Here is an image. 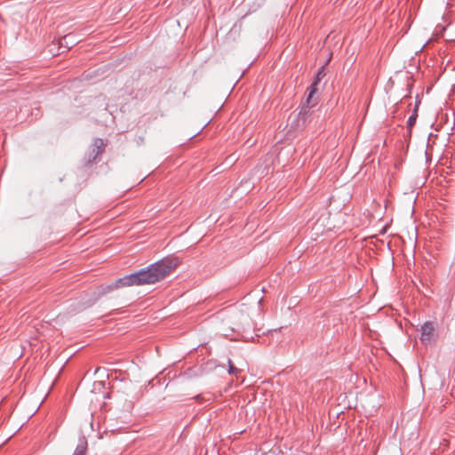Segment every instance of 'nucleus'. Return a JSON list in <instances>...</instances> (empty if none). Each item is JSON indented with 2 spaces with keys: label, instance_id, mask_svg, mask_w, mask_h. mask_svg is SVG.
<instances>
[{
  "label": "nucleus",
  "instance_id": "7ed1b4c3",
  "mask_svg": "<svg viewBox=\"0 0 455 455\" xmlns=\"http://www.w3.org/2000/svg\"><path fill=\"white\" fill-rule=\"evenodd\" d=\"M104 141L101 139H95L92 144V147L87 156V163L91 164L94 162L98 156L100 155L104 151Z\"/></svg>",
  "mask_w": 455,
  "mask_h": 455
},
{
  "label": "nucleus",
  "instance_id": "0eeeda50",
  "mask_svg": "<svg viewBox=\"0 0 455 455\" xmlns=\"http://www.w3.org/2000/svg\"><path fill=\"white\" fill-rule=\"evenodd\" d=\"M87 449V441L84 436L79 438V443L73 455H84Z\"/></svg>",
  "mask_w": 455,
  "mask_h": 455
},
{
  "label": "nucleus",
  "instance_id": "1a4fd4ad",
  "mask_svg": "<svg viewBox=\"0 0 455 455\" xmlns=\"http://www.w3.org/2000/svg\"><path fill=\"white\" fill-rule=\"evenodd\" d=\"M239 370L232 363V361L228 360V373L231 375H236Z\"/></svg>",
  "mask_w": 455,
  "mask_h": 455
},
{
  "label": "nucleus",
  "instance_id": "6e6552de",
  "mask_svg": "<svg viewBox=\"0 0 455 455\" xmlns=\"http://www.w3.org/2000/svg\"><path fill=\"white\" fill-rule=\"evenodd\" d=\"M418 114L417 108L414 109L413 113L410 116L407 121V127L411 130L416 123Z\"/></svg>",
  "mask_w": 455,
  "mask_h": 455
},
{
  "label": "nucleus",
  "instance_id": "20e7f679",
  "mask_svg": "<svg viewBox=\"0 0 455 455\" xmlns=\"http://www.w3.org/2000/svg\"><path fill=\"white\" fill-rule=\"evenodd\" d=\"M326 76L324 66H322L315 76L314 83L310 86V91L307 97V101L313 97V94L317 91L318 83Z\"/></svg>",
  "mask_w": 455,
  "mask_h": 455
},
{
  "label": "nucleus",
  "instance_id": "423d86ee",
  "mask_svg": "<svg viewBox=\"0 0 455 455\" xmlns=\"http://www.w3.org/2000/svg\"><path fill=\"white\" fill-rule=\"evenodd\" d=\"M76 44V38L73 34H68L60 39V44L65 45L67 48H71Z\"/></svg>",
  "mask_w": 455,
  "mask_h": 455
},
{
  "label": "nucleus",
  "instance_id": "f257e3e1",
  "mask_svg": "<svg viewBox=\"0 0 455 455\" xmlns=\"http://www.w3.org/2000/svg\"><path fill=\"white\" fill-rule=\"evenodd\" d=\"M177 266L178 261L176 259L164 258L146 268L118 278L107 288L108 291H113L120 287L153 284L165 278Z\"/></svg>",
  "mask_w": 455,
  "mask_h": 455
},
{
  "label": "nucleus",
  "instance_id": "39448f33",
  "mask_svg": "<svg viewBox=\"0 0 455 455\" xmlns=\"http://www.w3.org/2000/svg\"><path fill=\"white\" fill-rule=\"evenodd\" d=\"M241 323L236 326V328H231L232 331L240 332V331H244L246 329H250L251 327V320L247 315L241 314Z\"/></svg>",
  "mask_w": 455,
  "mask_h": 455
},
{
  "label": "nucleus",
  "instance_id": "f03ea898",
  "mask_svg": "<svg viewBox=\"0 0 455 455\" xmlns=\"http://www.w3.org/2000/svg\"><path fill=\"white\" fill-rule=\"evenodd\" d=\"M436 324L435 322L427 321L421 326L420 340L424 344H428L432 340L433 334L435 331Z\"/></svg>",
  "mask_w": 455,
  "mask_h": 455
}]
</instances>
